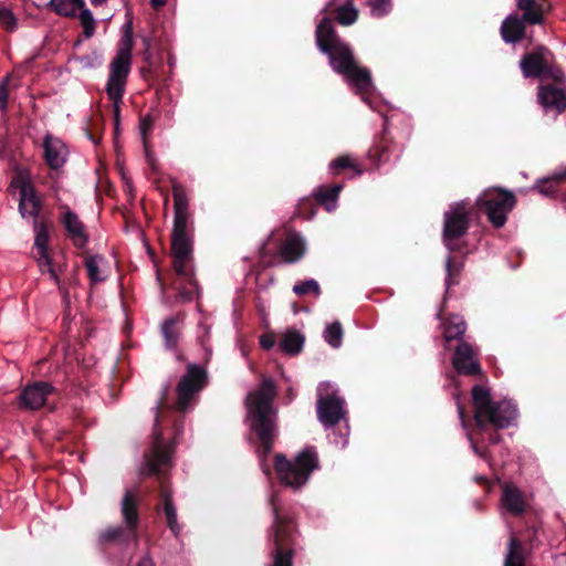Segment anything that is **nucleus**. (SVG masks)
I'll return each instance as SVG.
<instances>
[{
    "label": "nucleus",
    "mask_w": 566,
    "mask_h": 566,
    "mask_svg": "<svg viewBox=\"0 0 566 566\" xmlns=\"http://www.w3.org/2000/svg\"><path fill=\"white\" fill-rule=\"evenodd\" d=\"M346 169H352L354 171L353 177H359L364 172L363 168L350 155H340L329 163V171L333 176H338Z\"/></svg>",
    "instance_id": "32"
},
{
    "label": "nucleus",
    "mask_w": 566,
    "mask_h": 566,
    "mask_svg": "<svg viewBox=\"0 0 566 566\" xmlns=\"http://www.w3.org/2000/svg\"><path fill=\"white\" fill-rule=\"evenodd\" d=\"M31 180L28 176H24L22 174H18L14 176L8 187V191L13 192L14 189H19V192L21 191V185L22 184H29Z\"/></svg>",
    "instance_id": "54"
},
{
    "label": "nucleus",
    "mask_w": 566,
    "mask_h": 566,
    "mask_svg": "<svg viewBox=\"0 0 566 566\" xmlns=\"http://www.w3.org/2000/svg\"><path fill=\"white\" fill-rule=\"evenodd\" d=\"M166 1H167V0H150V3H151V6H153L155 9H158V8L163 7V6H165V4H166Z\"/></svg>",
    "instance_id": "60"
},
{
    "label": "nucleus",
    "mask_w": 566,
    "mask_h": 566,
    "mask_svg": "<svg viewBox=\"0 0 566 566\" xmlns=\"http://www.w3.org/2000/svg\"><path fill=\"white\" fill-rule=\"evenodd\" d=\"M306 253V243L300 233L291 232L279 249V255L287 264L298 262Z\"/></svg>",
    "instance_id": "20"
},
{
    "label": "nucleus",
    "mask_w": 566,
    "mask_h": 566,
    "mask_svg": "<svg viewBox=\"0 0 566 566\" xmlns=\"http://www.w3.org/2000/svg\"><path fill=\"white\" fill-rule=\"evenodd\" d=\"M171 266L176 274L175 280L171 283L174 290H176V298L179 302L188 303L195 298V295L199 294V285L195 276L193 270V251L189 260L185 262L182 271H178L175 264V256H171Z\"/></svg>",
    "instance_id": "12"
},
{
    "label": "nucleus",
    "mask_w": 566,
    "mask_h": 566,
    "mask_svg": "<svg viewBox=\"0 0 566 566\" xmlns=\"http://www.w3.org/2000/svg\"><path fill=\"white\" fill-rule=\"evenodd\" d=\"M502 505L514 516L522 515L526 510V502L523 493L514 485H506L501 496Z\"/></svg>",
    "instance_id": "23"
},
{
    "label": "nucleus",
    "mask_w": 566,
    "mask_h": 566,
    "mask_svg": "<svg viewBox=\"0 0 566 566\" xmlns=\"http://www.w3.org/2000/svg\"><path fill=\"white\" fill-rule=\"evenodd\" d=\"M315 41L318 50L327 55L335 73L344 76L360 91H368L371 87L370 71L358 64L353 49L339 38L329 18H323L317 24Z\"/></svg>",
    "instance_id": "3"
},
{
    "label": "nucleus",
    "mask_w": 566,
    "mask_h": 566,
    "mask_svg": "<svg viewBox=\"0 0 566 566\" xmlns=\"http://www.w3.org/2000/svg\"><path fill=\"white\" fill-rule=\"evenodd\" d=\"M273 511L272 541L273 548L270 556L272 566H293L296 545V526L292 517L283 516L275 504V497H271Z\"/></svg>",
    "instance_id": "6"
},
{
    "label": "nucleus",
    "mask_w": 566,
    "mask_h": 566,
    "mask_svg": "<svg viewBox=\"0 0 566 566\" xmlns=\"http://www.w3.org/2000/svg\"><path fill=\"white\" fill-rule=\"evenodd\" d=\"M35 259L42 273L48 272L50 268L52 269L55 265L53 259L49 254V251H45L43 254L36 252Z\"/></svg>",
    "instance_id": "49"
},
{
    "label": "nucleus",
    "mask_w": 566,
    "mask_h": 566,
    "mask_svg": "<svg viewBox=\"0 0 566 566\" xmlns=\"http://www.w3.org/2000/svg\"><path fill=\"white\" fill-rule=\"evenodd\" d=\"M101 260L102 258L97 255H87L85 258L84 265L87 270V275L91 281V284H96L98 282H102L104 279L99 276V268L97 260Z\"/></svg>",
    "instance_id": "43"
},
{
    "label": "nucleus",
    "mask_w": 566,
    "mask_h": 566,
    "mask_svg": "<svg viewBox=\"0 0 566 566\" xmlns=\"http://www.w3.org/2000/svg\"><path fill=\"white\" fill-rule=\"evenodd\" d=\"M463 269V261L449 256L446 262V286L447 291L459 284V279Z\"/></svg>",
    "instance_id": "35"
},
{
    "label": "nucleus",
    "mask_w": 566,
    "mask_h": 566,
    "mask_svg": "<svg viewBox=\"0 0 566 566\" xmlns=\"http://www.w3.org/2000/svg\"><path fill=\"white\" fill-rule=\"evenodd\" d=\"M474 428L468 433L473 452L492 463L490 446L502 441L501 430L511 427L517 418L516 405L511 400L494 401L490 390L481 385L471 389Z\"/></svg>",
    "instance_id": "1"
},
{
    "label": "nucleus",
    "mask_w": 566,
    "mask_h": 566,
    "mask_svg": "<svg viewBox=\"0 0 566 566\" xmlns=\"http://www.w3.org/2000/svg\"><path fill=\"white\" fill-rule=\"evenodd\" d=\"M392 140L389 136L387 125H384V129L380 136L375 140L373 146L368 150V157L377 164L387 161L389 154L391 153Z\"/></svg>",
    "instance_id": "26"
},
{
    "label": "nucleus",
    "mask_w": 566,
    "mask_h": 566,
    "mask_svg": "<svg viewBox=\"0 0 566 566\" xmlns=\"http://www.w3.org/2000/svg\"><path fill=\"white\" fill-rule=\"evenodd\" d=\"M142 41H143V45H144L143 60L145 63H147L150 66L153 63L151 62V60H153V53H151L153 39L149 36H143Z\"/></svg>",
    "instance_id": "52"
},
{
    "label": "nucleus",
    "mask_w": 566,
    "mask_h": 566,
    "mask_svg": "<svg viewBox=\"0 0 566 566\" xmlns=\"http://www.w3.org/2000/svg\"><path fill=\"white\" fill-rule=\"evenodd\" d=\"M153 125H154V118L151 117V115H145L144 117L140 118L139 127H140L142 136L144 138V143H146V136L151 130Z\"/></svg>",
    "instance_id": "53"
},
{
    "label": "nucleus",
    "mask_w": 566,
    "mask_h": 566,
    "mask_svg": "<svg viewBox=\"0 0 566 566\" xmlns=\"http://www.w3.org/2000/svg\"><path fill=\"white\" fill-rule=\"evenodd\" d=\"M108 0H91L92 6L99 7L107 2Z\"/></svg>",
    "instance_id": "62"
},
{
    "label": "nucleus",
    "mask_w": 566,
    "mask_h": 566,
    "mask_svg": "<svg viewBox=\"0 0 566 566\" xmlns=\"http://www.w3.org/2000/svg\"><path fill=\"white\" fill-rule=\"evenodd\" d=\"M305 337L296 329H289L280 339L279 348L291 356L298 355L304 346Z\"/></svg>",
    "instance_id": "30"
},
{
    "label": "nucleus",
    "mask_w": 566,
    "mask_h": 566,
    "mask_svg": "<svg viewBox=\"0 0 566 566\" xmlns=\"http://www.w3.org/2000/svg\"><path fill=\"white\" fill-rule=\"evenodd\" d=\"M55 392V388L46 381H34L27 385L18 396L20 409L39 410L46 406L48 398Z\"/></svg>",
    "instance_id": "13"
},
{
    "label": "nucleus",
    "mask_w": 566,
    "mask_h": 566,
    "mask_svg": "<svg viewBox=\"0 0 566 566\" xmlns=\"http://www.w3.org/2000/svg\"><path fill=\"white\" fill-rule=\"evenodd\" d=\"M140 495L137 490H126L120 501V515L128 530L136 532L140 524Z\"/></svg>",
    "instance_id": "18"
},
{
    "label": "nucleus",
    "mask_w": 566,
    "mask_h": 566,
    "mask_svg": "<svg viewBox=\"0 0 566 566\" xmlns=\"http://www.w3.org/2000/svg\"><path fill=\"white\" fill-rule=\"evenodd\" d=\"M147 161L150 165V167L153 168V170H156L155 159L149 154H147Z\"/></svg>",
    "instance_id": "61"
},
{
    "label": "nucleus",
    "mask_w": 566,
    "mask_h": 566,
    "mask_svg": "<svg viewBox=\"0 0 566 566\" xmlns=\"http://www.w3.org/2000/svg\"><path fill=\"white\" fill-rule=\"evenodd\" d=\"M551 52L545 46H537L526 53L521 60V70L524 77L537 78L544 75Z\"/></svg>",
    "instance_id": "17"
},
{
    "label": "nucleus",
    "mask_w": 566,
    "mask_h": 566,
    "mask_svg": "<svg viewBox=\"0 0 566 566\" xmlns=\"http://www.w3.org/2000/svg\"><path fill=\"white\" fill-rule=\"evenodd\" d=\"M543 76L552 78L555 83L554 85H562L565 80L563 71L557 66L549 65L548 63L546 64V71Z\"/></svg>",
    "instance_id": "48"
},
{
    "label": "nucleus",
    "mask_w": 566,
    "mask_h": 566,
    "mask_svg": "<svg viewBox=\"0 0 566 566\" xmlns=\"http://www.w3.org/2000/svg\"><path fill=\"white\" fill-rule=\"evenodd\" d=\"M112 102H113V108H114L113 113H114L115 130L117 132L118 130V126H119V114H120L119 105L122 104L123 98L118 99V101H112Z\"/></svg>",
    "instance_id": "56"
},
{
    "label": "nucleus",
    "mask_w": 566,
    "mask_h": 566,
    "mask_svg": "<svg viewBox=\"0 0 566 566\" xmlns=\"http://www.w3.org/2000/svg\"><path fill=\"white\" fill-rule=\"evenodd\" d=\"M471 210L467 208L464 202L453 206L443 216V242L450 251H458L459 248L454 243L455 240L463 237L470 227Z\"/></svg>",
    "instance_id": "10"
},
{
    "label": "nucleus",
    "mask_w": 566,
    "mask_h": 566,
    "mask_svg": "<svg viewBox=\"0 0 566 566\" xmlns=\"http://www.w3.org/2000/svg\"><path fill=\"white\" fill-rule=\"evenodd\" d=\"M0 24L10 32H12L17 27V20L13 13L4 7L0 8Z\"/></svg>",
    "instance_id": "46"
},
{
    "label": "nucleus",
    "mask_w": 566,
    "mask_h": 566,
    "mask_svg": "<svg viewBox=\"0 0 566 566\" xmlns=\"http://www.w3.org/2000/svg\"><path fill=\"white\" fill-rule=\"evenodd\" d=\"M317 207L315 198H304L297 205V213L305 219H312L317 212Z\"/></svg>",
    "instance_id": "44"
},
{
    "label": "nucleus",
    "mask_w": 566,
    "mask_h": 566,
    "mask_svg": "<svg viewBox=\"0 0 566 566\" xmlns=\"http://www.w3.org/2000/svg\"><path fill=\"white\" fill-rule=\"evenodd\" d=\"M537 98L545 108H554L557 112L566 109V92L560 85H539Z\"/></svg>",
    "instance_id": "21"
},
{
    "label": "nucleus",
    "mask_w": 566,
    "mask_h": 566,
    "mask_svg": "<svg viewBox=\"0 0 566 566\" xmlns=\"http://www.w3.org/2000/svg\"><path fill=\"white\" fill-rule=\"evenodd\" d=\"M60 209L63 210L60 221L64 227L67 237L77 249H83L88 242V234L85 231L84 223L67 206H61Z\"/></svg>",
    "instance_id": "16"
},
{
    "label": "nucleus",
    "mask_w": 566,
    "mask_h": 566,
    "mask_svg": "<svg viewBox=\"0 0 566 566\" xmlns=\"http://www.w3.org/2000/svg\"><path fill=\"white\" fill-rule=\"evenodd\" d=\"M458 412H459V417L461 419L462 426L464 428H467L468 427L467 411H465L464 407L460 403H458Z\"/></svg>",
    "instance_id": "57"
},
{
    "label": "nucleus",
    "mask_w": 566,
    "mask_h": 566,
    "mask_svg": "<svg viewBox=\"0 0 566 566\" xmlns=\"http://www.w3.org/2000/svg\"><path fill=\"white\" fill-rule=\"evenodd\" d=\"M344 400L335 395L317 400V418L325 427L336 426L344 417Z\"/></svg>",
    "instance_id": "15"
},
{
    "label": "nucleus",
    "mask_w": 566,
    "mask_h": 566,
    "mask_svg": "<svg viewBox=\"0 0 566 566\" xmlns=\"http://www.w3.org/2000/svg\"><path fill=\"white\" fill-rule=\"evenodd\" d=\"M78 11V19L81 21V25L83 27V35L86 39H90L95 33L96 22L93 18L92 12L85 6L80 8Z\"/></svg>",
    "instance_id": "38"
},
{
    "label": "nucleus",
    "mask_w": 566,
    "mask_h": 566,
    "mask_svg": "<svg viewBox=\"0 0 566 566\" xmlns=\"http://www.w3.org/2000/svg\"><path fill=\"white\" fill-rule=\"evenodd\" d=\"M557 179H559L562 182L566 181V168L564 171L557 174Z\"/></svg>",
    "instance_id": "63"
},
{
    "label": "nucleus",
    "mask_w": 566,
    "mask_h": 566,
    "mask_svg": "<svg viewBox=\"0 0 566 566\" xmlns=\"http://www.w3.org/2000/svg\"><path fill=\"white\" fill-rule=\"evenodd\" d=\"M20 86L19 78L14 77L12 73L7 74L0 82V109L7 112L9 94L11 91Z\"/></svg>",
    "instance_id": "36"
},
{
    "label": "nucleus",
    "mask_w": 566,
    "mask_h": 566,
    "mask_svg": "<svg viewBox=\"0 0 566 566\" xmlns=\"http://www.w3.org/2000/svg\"><path fill=\"white\" fill-rule=\"evenodd\" d=\"M39 199H41V198L38 196L36 189L31 181L29 184L21 185V191H20V198H19V205H18V211H19L21 218L25 219L28 203L33 200H39Z\"/></svg>",
    "instance_id": "37"
},
{
    "label": "nucleus",
    "mask_w": 566,
    "mask_h": 566,
    "mask_svg": "<svg viewBox=\"0 0 566 566\" xmlns=\"http://www.w3.org/2000/svg\"><path fill=\"white\" fill-rule=\"evenodd\" d=\"M42 206H43V203H42L41 199L33 200V201L29 202L27 206L25 218L31 217V218H33V221L39 220V216L41 213Z\"/></svg>",
    "instance_id": "51"
},
{
    "label": "nucleus",
    "mask_w": 566,
    "mask_h": 566,
    "mask_svg": "<svg viewBox=\"0 0 566 566\" xmlns=\"http://www.w3.org/2000/svg\"><path fill=\"white\" fill-rule=\"evenodd\" d=\"M476 207L483 211L491 224L500 229L507 221V214L516 205L515 195L502 188H489L484 190L475 202Z\"/></svg>",
    "instance_id": "9"
},
{
    "label": "nucleus",
    "mask_w": 566,
    "mask_h": 566,
    "mask_svg": "<svg viewBox=\"0 0 566 566\" xmlns=\"http://www.w3.org/2000/svg\"><path fill=\"white\" fill-rule=\"evenodd\" d=\"M538 530L539 526L536 523H532L526 527L525 538L531 549L537 547L541 544L537 538Z\"/></svg>",
    "instance_id": "47"
},
{
    "label": "nucleus",
    "mask_w": 566,
    "mask_h": 566,
    "mask_svg": "<svg viewBox=\"0 0 566 566\" xmlns=\"http://www.w3.org/2000/svg\"><path fill=\"white\" fill-rule=\"evenodd\" d=\"M525 25L517 15L507 17L501 25V35L506 43H516L524 38Z\"/></svg>",
    "instance_id": "27"
},
{
    "label": "nucleus",
    "mask_w": 566,
    "mask_h": 566,
    "mask_svg": "<svg viewBox=\"0 0 566 566\" xmlns=\"http://www.w3.org/2000/svg\"><path fill=\"white\" fill-rule=\"evenodd\" d=\"M53 227L52 221L50 220H34L33 221V231H34V248L38 253H44L49 251V241H50V229Z\"/></svg>",
    "instance_id": "31"
},
{
    "label": "nucleus",
    "mask_w": 566,
    "mask_h": 566,
    "mask_svg": "<svg viewBox=\"0 0 566 566\" xmlns=\"http://www.w3.org/2000/svg\"><path fill=\"white\" fill-rule=\"evenodd\" d=\"M77 272H78V269H77V268H75V269L73 270V275H72V277L67 279V284H69V285H73V284L75 285V284H77V282H78V281H77Z\"/></svg>",
    "instance_id": "59"
},
{
    "label": "nucleus",
    "mask_w": 566,
    "mask_h": 566,
    "mask_svg": "<svg viewBox=\"0 0 566 566\" xmlns=\"http://www.w3.org/2000/svg\"><path fill=\"white\" fill-rule=\"evenodd\" d=\"M129 541L138 542V534L125 526H109L98 534L99 545L126 544Z\"/></svg>",
    "instance_id": "22"
},
{
    "label": "nucleus",
    "mask_w": 566,
    "mask_h": 566,
    "mask_svg": "<svg viewBox=\"0 0 566 566\" xmlns=\"http://www.w3.org/2000/svg\"><path fill=\"white\" fill-rule=\"evenodd\" d=\"M48 273L50 274V277L51 280L54 281V283L57 285L59 287V291L61 292V294L63 295L64 298H67L69 296V291H67V287H66V281H62L60 279V275L57 273V270L55 269V265L50 270L48 271Z\"/></svg>",
    "instance_id": "50"
},
{
    "label": "nucleus",
    "mask_w": 566,
    "mask_h": 566,
    "mask_svg": "<svg viewBox=\"0 0 566 566\" xmlns=\"http://www.w3.org/2000/svg\"><path fill=\"white\" fill-rule=\"evenodd\" d=\"M133 46L134 41L128 27L120 40V46L109 64L106 93L111 101H118L124 96L125 85L130 72Z\"/></svg>",
    "instance_id": "8"
},
{
    "label": "nucleus",
    "mask_w": 566,
    "mask_h": 566,
    "mask_svg": "<svg viewBox=\"0 0 566 566\" xmlns=\"http://www.w3.org/2000/svg\"><path fill=\"white\" fill-rule=\"evenodd\" d=\"M368 4L373 15L381 18L391 11L392 0H368Z\"/></svg>",
    "instance_id": "45"
},
{
    "label": "nucleus",
    "mask_w": 566,
    "mask_h": 566,
    "mask_svg": "<svg viewBox=\"0 0 566 566\" xmlns=\"http://www.w3.org/2000/svg\"><path fill=\"white\" fill-rule=\"evenodd\" d=\"M344 186L342 184H335L331 187L319 186L314 191V198L318 206L324 207L327 211H332L336 207V201Z\"/></svg>",
    "instance_id": "28"
},
{
    "label": "nucleus",
    "mask_w": 566,
    "mask_h": 566,
    "mask_svg": "<svg viewBox=\"0 0 566 566\" xmlns=\"http://www.w3.org/2000/svg\"><path fill=\"white\" fill-rule=\"evenodd\" d=\"M476 482L481 485L483 484H486L488 483V479L485 476H476L475 478Z\"/></svg>",
    "instance_id": "64"
},
{
    "label": "nucleus",
    "mask_w": 566,
    "mask_h": 566,
    "mask_svg": "<svg viewBox=\"0 0 566 566\" xmlns=\"http://www.w3.org/2000/svg\"><path fill=\"white\" fill-rule=\"evenodd\" d=\"M319 468L318 454L314 447L301 451L294 462L282 453L274 455V470L279 480L286 486L298 489L304 485L311 473Z\"/></svg>",
    "instance_id": "7"
},
{
    "label": "nucleus",
    "mask_w": 566,
    "mask_h": 566,
    "mask_svg": "<svg viewBox=\"0 0 566 566\" xmlns=\"http://www.w3.org/2000/svg\"><path fill=\"white\" fill-rule=\"evenodd\" d=\"M136 566H154V562L149 556H144Z\"/></svg>",
    "instance_id": "58"
},
{
    "label": "nucleus",
    "mask_w": 566,
    "mask_h": 566,
    "mask_svg": "<svg viewBox=\"0 0 566 566\" xmlns=\"http://www.w3.org/2000/svg\"><path fill=\"white\" fill-rule=\"evenodd\" d=\"M186 317L185 313H178L174 316L166 318L161 324V334L165 339V345L169 349H175L177 347L181 324Z\"/></svg>",
    "instance_id": "24"
},
{
    "label": "nucleus",
    "mask_w": 566,
    "mask_h": 566,
    "mask_svg": "<svg viewBox=\"0 0 566 566\" xmlns=\"http://www.w3.org/2000/svg\"><path fill=\"white\" fill-rule=\"evenodd\" d=\"M325 340L334 348L340 346L343 338V327L339 322L329 324L324 333Z\"/></svg>",
    "instance_id": "41"
},
{
    "label": "nucleus",
    "mask_w": 566,
    "mask_h": 566,
    "mask_svg": "<svg viewBox=\"0 0 566 566\" xmlns=\"http://www.w3.org/2000/svg\"><path fill=\"white\" fill-rule=\"evenodd\" d=\"M443 326V339L446 344L451 340H458L460 343L467 331V324L464 319L459 315H450L442 323Z\"/></svg>",
    "instance_id": "29"
},
{
    "label": "nucleus",
    "mask_w": 566,
    "mask_h": 566,
    "mask_svg": "<svg viewBox=\"0 0 566 566\" xmlns=\"http://www.w3.org/2000/svg\"><path fill=\"white\" fill-rule=\"evenodd\" d=\"M358 18V11L352 2L346 3L337 9L336 20L343 25L353 24Z\"/></svg>",
    "instance_id": "40"
},
{
    "label": "nucleus",
    "mask_w": 566,
    "mask_h": 566,
    "mask_svg": "<svg viewBox=\"0 0 566 566\" xmlns=\"http://www.w3.org/2000/svg\"><path fill=\"white\" fill-rule=\"evenodd\" d=\"M293 292L298 296H303L308 293H313L315 296H318L322 293L319 284L313 279L297 282L293 286Z\"/></svg>",
    "instance_id": "42"
},
{
    "label": "nucleus",
    "mask_w": 566,
    "mask_h": 566,
    "mask_svg": "<svg viewBox=\"0 0 566 566\" xmlns=\"http://www.w3.org/2000/svg\"><path fill=\"white\" fill-rule=\"evenodd\" d=\"M151 454V450L149 453L145 454V464L146 468L143 471L144 475H153L149 473L148 464H147V457ZM170 461L168 464H164L160 467V472L158 474H154L155 476L160 478L159 482V504L157 505L156 510L157 512H163L166 518L167 527L170 530V532L177 537L181 532V526L178 523L177 518V509L172 500V492L170 489V485L168 481L165 478H161V474L164 472V469L170 467Z\"/></svg>",
    "instance_id": "11"
},
{
    "label": "nucleus",
    "mask_w": 566,
    "mask_h": 566,
    "mask_svg": "<svg viewBox=\"0 0 566 566\" xmlns=\"http://www.w3.org/2000/svg\"><path fill=\"white\" fill-rule=\"evenodd\" d=\"M207 385V370L197 364H188L185 375L181 376L176 386L177 400L174 406L167 402L165 397L166 392H164L155 408L156 413L153 429L154 442L151 454L147 457L149 473L158 474L160 467L168 464L174 453V442L168 444L164 443L163 424L166 420H170V417H175L176 412H186L190 408L193 399Z\"/></svg>",
    "instance_id": "2"
},
{
    "label": "nucleus",
    "mask_w": 566,
    "mask_h": 566,
    "mask_svg": "<svg viewBox=\"0 0 566 566\" xmlns=\"http://www.w3.org/2000/svg\"><path fill=\"white\" fill-rule=\"evenodd\" d=\"M453 368L460 375L481 376L482 368L478 360V352L465 340L458 343L452 357Z\"/></svg>",
    "instance_id": "14"
},
{
    "label": "nucleus",
    "mask_w": 566,
    "mask_h": 566,
    "mask_svg": "<svg viewBox=\"0 0 566 566\" xmlns=\"http://www.w3.org/2000/svg\"><path fill=\"white\" fill-rule=\"evenodd\" d=\"M276 396L275 382L264 377L258 389L250 391L244 400L250 428L260 441V454L263 458L272 452L279 433L277 409L273 405Z\"/></svg>",
    "instance_id": "4"
},
{
    "label": "nucleus",
    "mask_w": 566,
    "mask_h": 566,
    "mask_svg": "<svg viewBox=\"0 0 566 566\" xmlns=\"http://www.w3.org/2000/svg\"><path fill=\"white\" fill-rule=\"evenodd\" d=\"M49 7L60 15L75 18L80 8L84 7V0H51Z\"/></svg>",
    "instance_id": "34"
},
{
    "label": "nucleus",
    "mask_w": 566,
    "mask_h": 566,
    "mask_svg": "<svg viewBox=\"0 0 566 566\" xmlns=\"http://www.w3.org/2000/svg\"><path fill=\"white\" fill-rule=\"evenodd\" d=\"M260 345L263 349L270 350L275 345V335L266 333L260 336Z\"/></svg>",
    "instance_id": "55"
},
{
    "label": "nucleus",
    "mask_w": 566,
    "mask_h": 566,
    "mask_svg": "<svg viewBox=\"0 0 566 566\" xmlns=\"http://www.w3.org/2000/svg\"><path fill=\"white\" fill-rule=\"evenodd\" d=\"M560 182L562 181L557 179V174H555L549 178L541 180L534 189L544 196L554 197L559 191L558 187Z\"/></svg>",
    "instance_id": "39"
},
{
    "label": "nucleus",
    "mask_w": 566,
    "mask_h": 566,
    "mask_svg": "<svg viewBox=\"0 0 566 566\" xmlns=\"http://www.w3.org/2000/svg\"><path fill=\"white\" fill-rule=\"evenodd\" d=\"M174 227L170 235V256H175L178 271H182L185 262L193 251V239L189 212V200L182 185L172 181Z\"/></svg>",
    "instance_id": "5"
},
{
    "label": "nucleus",
    "mask_w": 566,
    "mask_h": 566,
    "mask_svg": "<svg viewBox=\"0 0 566 566\" xmlns=\"http://www.w3.org/2000/svg\"><path fill=\"white\" fill-rule=\"evenodd\" d=\"M517 8L523 11V20L530 24H539L543 21V11L535 0H517Z\"/></svg>",
    "instance_id": "33"
},
{
    "label": "nucleus",
    "mask_w": 566,
    "mask_h": 566,
    "mask_svg": "<svg viewBox=\"0 0 566 566\" xmlns=\"http://www.w3.org/2000/svg\"><path fill=\"white\" fill-rule=\"evenodd\" d=\"M44 160L51 170H59L66 163L67 150L63 142L51 134L43 139Z\"/></svg>",
    "instance_id": "19"
},
{
    "label": "nucleus",
    "mask_w": 566,
    "mask_h": 566,
    "mask_svg": "<svg viewBox=\"0 0 566 566\" xmlns=\"http://www.w3.org/2000/svg\"><path fill=\"white\" fill-rule=\"evenodd\" d=\"M527 551L522 541L512 535L507 543V549L504 557L503 566H527Z\"/></svg>",
    "instance_id": "25"
}]
</instances>
